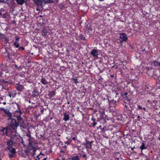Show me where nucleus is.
I'll return each mask as SVG.
<instances>
[{
  "mask_svg": "<svg viewBox=\"0 0 160 160\" xmlns=\"http://www.w3.org/2000/svg\"><path fill=\"white\" fill-rule=\"evenodd\" d=\"M92 29L90 27H88L87 31L86 32H87V33L88 34H90L92 32Z\"/></svg>",
  "mask_w": 160,
  "mask_h": 160,
  "instance_id": "27",
  "label": "nucleus"
},
{
  "mask_svg": "<svg viewBox=\"0 0 160 160\" xmlns=\"http://www.w3.org/2000/svg\"><path fill=\"white\" fill-rule=\"evenodd\" d=\"M97 122H93L92 123V125L93 126H95L96 124H97Z\"/></svg>",
  "mask_w": 160,
  "mask_h": 160,
  "instance_id": "41",
  "label": "nucleus"
},
{
  "mask_svg": "<svg viewBox=\"0 0 160 160\" xmlns=\"http://www.w3.org/2000/svg\"><path fill=\"white\" fill-rule=\"evenodd\" d=\"M15 87L16 88L17 90L20 92H22L24 88L23 86L19 84V83L16 84Z\"/></svg>",
  "mask_w": 160,
  "mask_h": 160,
  "instance_id": "12",
  "label": "nucleus"
},
{
  "mask_svg": "<svg viewBox=\"0 0 160 160\" xmlns=\"http://www.w3.org/2000/svg\"><path fill=\"white\" fill-rule=\"evenodd\" d=\"M120 93L121 96L123 97L124 100H127L128 102L130 103L131 100L130 98H129V95L127 92L123 93L122 92L120 91Z\"/></svg>",
  "mask_w": 160,
  "mask_h": 160,
  "instance_id": "6",
  "label": "nucleus"
},
{
  "mask_svg": "<svg viewBox=\"0 0 160 160\" xmlns=\"http://www.w3.org/2000/svg\"><path fill=\"white\" fill-rule=\"evenodd\" d=\"M148 148V147L145 144V142L143 141L142 143V145L140 147V149L141 150V154L143 155L142 153V151L144 149H146Z\"/></svg>",
  "mask_w": 160,
  "mask_h": 160,
  "instance_id": "13",
  "label": "nucleus"
},
{
  "mask_svg": "<svg viewBox=\"0 0 160 160\" xmlns=\"http://www.w3.org/2000/svg\"><path fill=\"white\" fill-rule=\"evenodd\" d=\"M7 147L6 149L12 148V146L15 142H13L12 140H8L7 142Z\"/></svg>",
  "mask_w": 160,
  "mask_h": 160,
  "instance_id": "9",
  "label": "nucleus"
},
{
  "mask_svg": "<svg viewBox=\"0 0 160 160\" xmlns=\"http://www.w3.org/2000/svg\"><path fill=\"white\" fill-rule=\"evenodd\" d=\"M98 0L100 1H104V0Z\"/></svg>",
  "mask_w": 160,
  "mask_h": 160,
  "instance_id": "62",
  "label": "nucleus"
},
{
  "mask_svg": "<svg viewBox=\"0 0 160 160\" xmlns=\"http://www.w3.org/2000/svg\"><path fill=\"white\" fill-rule=\"evenodd\" d=\"M138 108L140 110L142 109V106L140 105H138Z\"/></svg>",
  "mask_w": 160,
  "mask_h": 160,
  "instance_id": "40",
  "label": "nucleus"
},
{
  "mask_svg": "<svg viewBox=\"0 0 160 160\" xmlns=\"http://www.w3.org/2000/svg\"><path fill=\"white\" fill-rule=\"evenodd\" d=\"M2 17H3V18H6V16H5V14H3V15H2Z\"/></svg>",
  "mask_w": 160,
  "mask_h": 160,
  "instance_id": "54",
  "label": "nucleus"
},
{
  "mask_svg": "<svg viewBox=\"0 0 160 160\" xmlns=\"http://www.w3.org/2000/svg\"><path fill=\"white\" fill-rule=\"evenodd\" d=\"M123 103L122 104L123 106H124L125 105H129L130 103H129V102H128L127 100H123Z\"/></svg>",
  "mask_w": 160,
  "mask_h": 160,
  "instance_id": "32",
  "label": "nucleus"
},
{
  "mask_svg": "<svg viewBox=\"0 0 160 160\" xmlns=\"http://www.w3.org/2000/svg\"><path fill=\"white\" fill-rule=\"evenodd\" d=\"M44 2L46 3H53L54 1L53 0H44Z\"/></svg>",
  "mask_w": 160,
  "mask_h": 160,
  "instance_id": "31",
  "label": "nucleus"
},
{
  "mask_svg": "<svg viewBox=\"0 0 160 160\" xmlns=\"http://www.w3.org/2000/svg\"><path fill=\"white\" fill-rule=\"evenodd\" d=\"M8 127H2L0 129V132L2 133V134L4 136H8L11 135V132H12V130H13L15 132H16L17 130H14L12 128L10 127L9 125V122H8Z\"/></svg>",
  "mask_w": 160,
  "mask_h": 160,
  "instance_id": "3",
  "label": "nucleus"
},
{
  "mask_svg": "<svg viewBox=\"0 0 160 160\" xmlns=\"http://www.w3.org/2000/svg\"><path fill=\"white\" fill-rule=\"evenodd\" d=\"M37 149L34 146L32 142L29 141V144L28 148L25 151L26 153L28 155L31 154L33 157H35V152Z\"/></svg>",
  "mask_w": 160,
  "mask_h": 160,
  "instance_id": "2",
  "label": "nucleus"
},
{
  "mask_svg": "<svg viewBox=\"0 0 160 160\" xmlns=\"http://www.w3.org/2000/svg\"><path fill=\"white\" fill-rule=\"evenodd\" d=\"M58 7L61 10H63L65 8V5L64 3L62 2L58 5Z\"/></svg>",
  "mask_w": 160,
  "mask_h": 160,
  "instance_id": "24",
  "label": "nucleus"
},
{
  "mask_svg": "<svg viewBox=\"0 0 160 160\" xmlns=\"http://www.w3.org/2000/svg\"><path fill=\"white\" fill-rule=\"evenodd\" d=\"M140 116H138V121H140V119H139V118H140Z\"/></svg>",
  "mask_w": 160,
  "mask_h": 160,
  "instance_id": "51",
  "label": "nucleus"
},
{
  "mask_svg": "<svg viewBox=\"0 0 160 160\" xmlns=\"http://www.w3.org/2000/svg\"><path fill=\"white\" fill-rule=\"evenodd\" d=\"M82 158H85V159H86L87 158V156H86V154H84L82 156Z\"/></svg>",
  "mask_w": 160,
  "mask_h": 160,
  "instance_id": "39",
  "label": "nucleus"
},
{
  "mask_svg": "<svg viewBox=\"0 0 160 160\" xmlns=\"http://www.w3.org/2000/svg\"><path fill=\"white\" fill-rule=\"evenodd\" d=\"M92 141L89 142L88 141H87L86 142V148L89 149H90L92 148Z\"/></svg>",
  "mask_w": 160,
  "mask_h": 160,
  "instance_id": "21",
  "label": "nucleus"
},
{
  "mask_svg": "<svg viewBox=\"0 0 160 160\" xmlns=\"http://www.w3.org/2000/svg\"><path fill=\"white\" fill-rule=\"evenodd\" d=\"M15 104L17 107L18 110H16L14 113L12 119L9 122V125L11 128H12L14 130H16L18 126H22L23 120L21 117L22 112L20 109V106L17 103H15Z\"/></svg>",
  "mask_w": 160,
  "mask_h": 160,
  "instance_id": "1",
  "label": "nucleus"
},
{
  "mask_svg": "<svg viewBox=\"0 0 160 160\" xmlns=\"http://www.w3.org/2000/svg\"><path fill=\"white\" fill-rule=\"evenodd\" d=\"M101 127V126H99V127L97 128V129H99V128H100Z\"/></svg>",
  "mask_w": 160,
  "mask_h": 160,
  "instance_id": "61",
  "label": "nucleus"
},
{
  "mask_svg": "<svg viewBox=\"0 0 160 160\" xmlns=\"http://www.w3.org/2000/svg\"><path fill=\"white\" fill-rule=\"evenodd\" d=\"M41 83L44 85H47L48 84V81L45 78H42L41 80Z\"/></svg>",
  "mask_w": 160,
  "mask_h": 160,
  "instance_id": "25",
  "label": "nucleus"
},
{
  "mask_svg": "<svg viewBox=\"0 0 160 160\" xmlns=\"http://www.w3.org/2000/svg\"><path fill=\"white\" fill-rule=\"evenodd\" d=\"M99 112L100 113V116L105 115V111L103 110H99Z\"/></svg>",
  "mask_w": 160,
  "mask_h": 160,
  "instance_id": "33",
  "label": "nucleus"
},
{
  "mask_svg": "<svg viewBox=\"0 0 160 160\" xmlns=\"http://www.w3.org/2000/svg\"><path fill=\"white\" fill-rule=\"evenodd\" d=\"M135 148H136V147H135V146H134L133 147H131V151H133V149H135Z\"/></svg>",
  "mask_w": 160,
  "mask_h": 160,
  "instance_id": "42",
  "label": "nucleus"
},
{
  "mask_svg": "<svg viewBox=\"0 0 160 160\" xmlns=\"http://www.w3.org/2000/svg\"><path fill=\"white\" fill-rule=\"evenodd\" d=\"M54 1L57 2H58V0H54Z\"/></svg>",
  "mask_w": 160,
  "mask_h": 160,
  "instance_id": "60",
  "label": "nucleus"
},
{
  "mask_svg": "<svg viewBox=\"0 0 160 160\" xmlns=\"http://www.w3.org/2000/svg\"><path fill=\"white\" fill-rule=\"evenodd\" d=\"M71 140H70V141H67L66 142V143L68 144V145H69L71 143Z\"/></svg>",
  "mask_w": 160,
  "mask_h": 160,
  "instance_id": "38",
  "label": "nucleus"
},
{
  "mask_svg": "<svg viewBox=\"0 0 160 160\" xmlns=\"http://www.w3.org/2000/svg\"><path fill=\"white\" fill-rule=\"evenodd\" d=\"M72 80L73 81V82L74 83H75L76 84H77V83H79V82H78L77 79L73 78H72Z\"/></svg>",
  "mask_w": 160,
  "mask_h": 160,
  "instance_id": "34",
  "label": "nucleus"
},
{
  "mask_svg": "<svg viewBox=\"0 0 160 160\" xmlns=\"http://www.w3.org/2000/svg\"><path fill=\"white\" fill-rule=\"evenodd\" d=\"M116 92V96H115V97H117V96L119 94V93L116 92Z\"/></svg>",
  "mask_w": 160,
  "mask_h": 160,
  "instance_id": "49",
  "label": "nucleus"
},
{
  "mask_svg": "<svg viewBox=\"0 0 160 160\" xmlns=\"http://www.w3.org/2000/svg\"><path fill=\"white\" fill-rule=\"evenodd\" d=\"M146 69H147V70H150V69H151V68H149V67H146Z\"/></svg>",
  "mask_w": 160,
  "mask_h": 160,
  "instance_id": "48",
  "label": "nucleus"
},
{
  "mask_svg": "<svg viewBox=\"0 0 160 160\" xmlns=\"http://www.w3.org/2000/svg\"><path fill=\"white\" fill-rule=\"evenodd\" d=\"M91 120L92 121H93V122H95V119H94V118L93 116L91 118Z\"/></svg>",
  "mask_w": 160,
  "mask_h": 160,
  "instance_id": "45",
  "label": "nucleus"
},
{
  "mask_svg": "<svg viewBox=\"0 0 160 160\" xmlns=\"http://www.w3.org/2000/svg\"><path fill=\"white\" fill-rule=\"evenodd\" d=\"M90 54L94 58H97L98 53V50L96 49H93L90 52Z\"/></svg>",
  "mask_w": 160,
  "mask_h": 160,
  "instance_id": "10",
  "label": "nucleus"
},
{
  "mask_svg": "<svg viewBox=\"0 0 160 160\" xmlns=\"http://www.w3.org/2000/svg\"><path fill=\"white\" fill-rule=\"evenodd\" d=\"M160 59V57L157 59V60H158V59ZM153 64L155 67H160V62L159 61H157L155 60H154L153 61Z\"/></svg>",
  "mask_w": 160,
  "mask_h": 160,
  "instance_id": "18",
  "label": "nucleus"
},
{
  "mask_svg": "<svg viewBox=\"0 0 160 160\" xmlns=\"http://www.w3.org/2000/svg\"><path fill=\"white\" fill-rule=\"evenodd\" d=\"M22 69V67L21 66H19V67H18V71H20V70Z\"/></svg>",
  "mask_w": 160,
  "mask_h": 160,
  "instance_id": "43",
  "label": "nucleus"
},
{
  "mask_svg": "<svg viewBox=\"0 0 160 160\" xmlns=\"http://www.w3.org/2000/svg\"><path fill=\"white\" fill-rule=\"evenodd\" d=\"M64 115V118L63 120L65 121H68L69 119V115L68 114H67L66 113H64L63 114Z\"/></svg>",
  "mask_w": 160,
  "mask_h": 160,
  "instance_id": "22",
  "label": "nucleus"
},
{
  "mask_svg": "<svg viewBox=\"0 0 160 160\" xmlns=\"http://www.w3.org/2000/svg\"><path fill=\"white\" fill-rule=\"evenodd\" d=\"M156 86L157 87L160 89V80H156Z\"/></svg>",
  "mask_w": 160,
  "mask_h": 160,
  "instance_id": "30",
  "label": "nucleus"
},
{
  "mask_svg": "<svg viewBox=\"0 0 160 160\" xmlns=\"http://www.w3.org/2000/svg\"><path fill=\"white\" fill-rule=\"evenodd\" d=\"M67 103L68 104H69V101H68V102H67Z\"/></svg>",
  "mask_w": 160,
  "mask_h": 160,
  "instance_id": "63",
  "label": "nucleus"
},
{
  "mask_svg": "<svg viewBox=\"0 0 160 160\" xmlns=\"http://www.w3.org/2000/svg\"><path fill=\"white\" fill-rule=\"evenodd\" d=\"M158 139L159 140V141H160V138H158Z\"/></svg>",
  "mask_w": 160,
  "mask_h": 160,
  "instance_id": "64",
  "label": "nucleus"
},
{
  "mask_svg": "<svg viewBox=\"0 0 160 160\" xmlns=\"http://www.w3.org/2000/svg\"><path fill=\"white\" fill-rule=\"evenodd\" d=\"M46 30L45 29H43V30L42 31V32L43 33H45V32H47L46 31Z\"/></svg>",
  "mask_w": 160,
  "mask_h": 160,
  "instance_id": "46",
  "label": "nucleus"
},
{
  "mask_svg": "<svg viewBox=\"0 0 160 160\" xmlns=\"http://www.w3.org/2000/svg\"><path fill=\"white\" fill-rule=\"evenodd\" d=\"M107 117V116L105 114L103 115H100L99 119L100 120H106Z\"/></svg>",
  "mask_w": 160,
  "mask_h": 160,
  "instance_id": "29",
  "label": "nucleus"
},
{
  "mask_svg": "<svg viewBox=\"0 0 160 160\" xmlns=\"http://www.w3.org/2000/svg\"><path fill=\"white\" fill-rule=\"evenodd\" d=\"M119 38L121 39L120 40V43L123 42H126L128 40V38L127 34L124 33H119Z\"/></svg>",
  "mask_w": 160,
  "mask_h": 160,
  "instance_id": "5",
  "label": "nucleus"
},
{
  "mask_svg": "<svg viewBox=\"0 0 160 160\" xmlns=\"http://www.w3.org/2000/svg\"><path fill=\"white\" fill-rule=\"evenodd\" d=\"M12 139H13V142H20L21 139L20 138H18L17 136L15 135L13 137V136H11L10 137Z\"/></svg>",
  "mask_w": 160,
  "mask_h": 160,
  "instance_id": "14",
  "label": "nucleus"
},
{
  "mask_svg": "<svg viewBox=\"0 0 160 160\" xmlns=\"http://www.w3.org/2000/svg\"><path fill=\"white\" fill-rule=\"evenodd\" d=\"M8 96L10 98H14L16 95V93L14 91L11 92H8Z\"/></svg>",
  "mask_w": 160,
  "mask_h": 160,
  "instance_id": "20",
  "label": "nucleus"
},
{
  "mask_svg": "<svg viewBox=\"0 0 160 160\" xmlns=\"http://www.w3.org/2000/svg\"><path fill=\"white\" fill-rule=\"evenodd\" d=\"M60 152H61L63 153H64L65 152L63 150H61Z\"/></svg>",
  "mask_w": 160,
  "mask_h": 160,
  "instance_id": "50",
  "label": "nucleus"
},
{
  "mask_svg": "<svg viewBox=\"0 0 160 160\" xmlns=\"http://www.w3.org/2000/svg\"><path fill=\"white\" fill-rule=\"evenodd\" d=\"M27 136L29 137L31 136V135L30 134H27Z\"/></svg>",
  "mask_w": 160,
  "mask_h": 160,
  "instance_id": "56",
  "label": "nucleus"
},
{
  "mask_svg": "<svg viewBox=\"0 0 160 160\" xmlns=\"http://www.w3.org/2000/svg\"><path fill=\"white\" fill-rule=\"evenodd\" d=\"M15 41L13 43V46L16 48H18L19 47V45L18 44V42L20 39V38L17 36H15Z\"/></svg>",
  "mask_w": 160,
  "mask_h": 160,
  "instance_id": "11",
  "label": "nucleus"
},
{
  "mask_svg": "<svg viewBox=\"0 0 160 160\" xmlns=\"http://www.w3.org/2000/svg\"><path fill=\"white\" fill-rule=\"evenodd\" d=\"M39 94V92L36 89H34L32 92V96L34 98L38 96Z\"/></svg>",
  "mask_w": 160,
  "mask_h": 160,
  "instance_id": "19",
  "label": "nucleus"
},
{
  "mask_svg": "<svg viewBox=\"0 0 160 160\" xmlns=\"http://www.w3.org/2000/svg\"><path fill=\"white\" fill-rule=\"evenodd\" d=\"M77 138V136H76V137H73L72 138V140H75Z\"/></svg>",
  "mask_w": 160,
  "mask_h": 160,
  "instance_id": "44",
  "label": "nucleus"
},
{
  "mask_svg": "<svg viewBox=\"0 0 160 160\" xmlns=\"http://www.w3.org/2000/svg\"><path fill=\"white\" fill-rule=\"evenodd\" d=\"M146 51V50H145V48H144V49H143L142 50V52H144V51Z\"/></svg>",
  "mask_w": 160,
  "mask_h": 160,
  "instance_id": "57",
  "label": "nucleus"
},
{
  "mask_svg": "<svg viewBox=\"0 0 160 160\" xmlns=\"http://www.w3.org/2000/svg\"><path fill=\"white\" fill-rule=\"evenodd\" d=\"M6 151L8 152V157L10 159L14 157L17 153L16 149L14 148L6 149Z\"/></svg>",
  "mask_w": 160,
  "mask_h": 160,
  "instance_id": "4",
  "label": "nucleus"
},
{
  "mask_svg": "<svg viewBox=\"0 0 160 160\" xmlns=\"http://www.w3.org/2000/svg\"><path fill=\"white\" fill-rule=\"evenodd\" d=\"M3 104L4 105H5L6 104V102H3Z\"/></svg>",
  "mask_w": 160,
  "mask_h": 160,
  "instance_id": "59",
  "label": "nucleus"
},
{
  "mask_svg": "<svg viewBox=\"0 0 160 160\" xmlns=\"http://www.w3.org/2000/svg\"><path fill=\"white\" fill-rule=\"evenodd\" d=\"M4 39H5V40L7 42H8V39L7 38H6V37H5Z\"/></svg>",
  "mask_w": 160,
  "mask_h": 160,
  "instance_id": "47",
  "label": "nucleus"
},
{
  "mask_svg": "<svg viewBox=\"0 0 160 160\" xmlns=\"http://www.w3.org/2000/svg\"><path fill=\"white\" fill-rule=\"evenodd\" d=\"M36 160H46L47 157L44 154L40 152L39 154L36 156Z\"/></svg>",
  "mask_w": 160,
  "mask_h": 160,
  "instance_id": "8",
  "label": "nucleus"
},
{
  "mask_svg": "<svg viewBox=\"0 0 160 160\" xmlns=\"http://www.w3.org/2000/svg\"><path fill=\"white\" fill-rule=\"evenodd\" d=\"M0 109L2 111H4L5 113L7 115V116L8 117V120L9 121V122L11 121L12 119V113L10 112L8 110H6L3 108H0Z\"/></svg>",
  "mask_w": 160,
  "mask_h": 160,
  "instance_id": "7",
  "label": "nucleus"
},
{
  "mask_svg": "<svg viewBox=\"0 0 160 160\" xmlns=\"http://www.w3.org/2000/svg\"><path fill=\"white\" fill-rule=\"evenodd\" d=\"M0 82L2 83L3 85H8L10 84V81H5L4 79H0Z\"/></svg>",
  "mask_w": 160,
  "mask_h": 160,
  "instance_id": "17",
  "label": "nucleus"
},
{
  "mask_svg": "<svg viewBox=\"0 0 160 160\" xmlns=\"http://www.w3.org/2000/svg\"><path fill=\"white\" fill-rule=\"evenodd\" d=\"M142 109H143L144 111H146V108L145 107L142 108Z\"/></svg>",
  "mask_w": 160,
  "mask_h": 160,
  "instance_id": "55",
  "label": "nucleus"
},
{
  "mask_svg": "<svg viewBox=\"0 0 160 160\" xmlns=\"http://www.w3.org/2000/svg\"><path fill=\"white\" fill-rule=\"evenodd\" d=\"M14 66V69L18 70V67L16 64H15Z\"/></svg>",
  "mask_w": 160,
  "mask_h": 160,
  "instance_id": "37",
  "label": "nucleus"
},
{
  "mask_svg": "<svg viewBox=\"0 0 160 160\" xmlns=\"http://www.w3.org/2000/svg\"><path fill=\"white\" fill-rule=\"evenodd\" d=\"M79 38H80L81 39L83 40V41H87V39L85 38V37L84 36V35H83L82 34H81L80 35Z\"/></svg>",
  "mask_w": 160,
  "mask_h": 160,
  "instance_id": "28",
  "label": "nucleus"
},
{
  "mask_svg": "<svg viewBox=\"0 0 160 160\" xmlns=\"http://www.w3.org/2000/svg\"><path fill=\"white\" fill-rule=\"evenodd\" d=\"M124 106V111L125 112H131L132 110L130 109V104H129V105H125Z\"/></svg>",
  "mask_w": 160,
  "mask_h": 160,
  "instance_id": "15",
  "label": "nucleus"
},
{
  "mask_svg": "<svg viewBox=\"0 0 160 160\" xmlns=\"http://www.w3.org/2000/svg\"><path fill=\"white\" fill-rule=\"evenodd\" d=\"M6 36L3 34H0V38L1 39H4Z\"/></svg>",
  "mask_w": 160,
  "mask_h": 160,
  "instance_id": "35",
  "label": "nucleus"
},
{
  "mask_svg": "<svg viewBox=\"0 0 160 160\" xmlns=\"http://www.w3.org/2000/svg\"><path fill=\"white\" fill-rule=\"evenodd\" d=\"M110 77L112 78H113L114 77V75H110Z\"/></svg>",
  "mask_w": 160,
  "mask_h": 160,
  "instance_id": "52",
  "label": "nucleus"
},
{
  "mask_svg": "<svg viewBox=\"0 0 160 160\" xmlns=\"http://www.w3.org/2000/svg\"><path fill=\"white\" fill-rule=\"evenodd\" d=\"M34 3L38 5H41L42 4V0H33ZM44 1V0H43Z\"/></svg>",
  "mask_w": 160,
  "mask_h": 160,
  "instance_id": "23",
  "label": "nucleus"
},
{
  "mask_svg": "<svg viewBox=\"0 0 160 160\" xmlns=\"http://www.w3.org/2000/svg\"><path fill=\"white\" fill-rule=\"evenodd\" d=\"M70 160H80V158L78 156H76L71 157L70 158Z\"/></svg>",
  "mask_w": 160,
  "mask_h": 160,
  "instance_id": "26",
  "label": "nucleus"
},
{
  "mask_svg": "<svg viewBox=\"0 0 160 160\" xmlns=\"http://www.w3.org/2000/svg\"><path fill=\"white\" fill-rule=\"evenodd\" d=\"M25 48L24 47H20L19 48V50L20 51H22L24 50Z\"/></svg>",
  "mask_w": 160,
  "mask_h": 160,
  "instance_id": "36",
  "label": "nucleus"
},
{
  "mask_svg": "<svg viewBox=\"0 0 160 160\" xmlns=\"http://www.w3.org/2000/svg\"><path fill=\"white\" fill-rule=\"evenodd\" d=\"M2 73L1 71H0V77L2 76Z\"/></svg>",
  "mask_w": 160,
  "mask_h": 160,
  "instance_id": "53",
  "label": "nucleus"
},
{
  "mask_svg": "<svg viewBox=\"0 0 160 160\" xmlns=\"http://www.w3.org/2000/svg\"><path fill=\"white\" fill-rule=\"evenodd\" d=\"M145 53H146L147 54H148V51H146L145 52Z\"/></svg>",
  "mask_w": 160,
  "mask_h": 160,
  "instance_id": "58",
  "label": "nucleus"
},
{
  "mask_svg": "<svg viewBox=\"0 0 160 160\" xmlns=\"http://www.w3.org/2000/svg\"><path fill=\"white\" fill-rule=\"evenodd\" d=\"M56 92L55 91L52 90L49 92L48 96L49 97V98L51 99L55 95Z\"/></svg>",
  "mask_w": 160,
  "mask_h": 160,
  "instance_id": "16",
  "label": "nucleus"
}]
</instances>
